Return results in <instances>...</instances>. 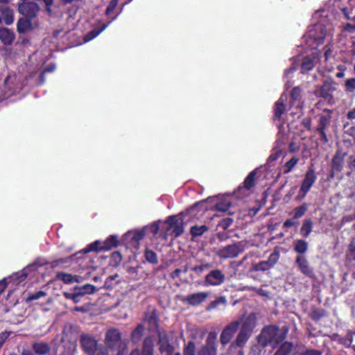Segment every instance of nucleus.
I'll use <instances>...</instances> for the list:
<instances>
[{"label":"nucleus","instance_id":"1","mask_svg":"<svg viewBox=\"0 0 355 355\" xmlns=\"http://www.w3.org/2000/svg\"><path fill=\"white\" fill-rule=\"evenodd\" d=\"M159 230V225L157 221H154L150 225H146L141 229L128 231L125 233L121 239V243L126 248H134L138 250L140 245V241L144 239L145 236L150 232L153 236L157 234Z\"/></svg>","mask_w":355,"mask_h":355},{"label":"nucleus","instance_id":"2","mask_svg":"<svg viewBox=\"0 0 355 355\" xmlns=\"http://www.w3.org/2000/svg\"><path fill=\"white\" fill-rule=\"evenodd\" d=\"M289 329L287 326L279 328L277 325L265 326L258 337L259 343L263 347L273 345V347L279 345L285 340Z\"/></svg>","mask_w":355,"mask_h":355},{"label":"nucleus","instance_id":"3","mask_svg":"<svg viewBox=\"0 0 355 355\" xmlns=\"http://www.w3.org/2000/svg\"><path fill=\"white\" fill-rule=\"evenodd\" d=\"M257 318L254 313H250L243 320L241 329L237 334L234 343L238 347L243 346L251 336L254 329L257 327Z\"/></svg>","mask_w":355,"mask_h":355},{"label":"nucleus","instance_id":"4","mask_svg":"<svg viewBox=\"0 0 355 355\" xmlns=\"http://www.w3.org/2000/svg\"><path fill=\"white\" fill-rule=\"evenodd\" d=\"M327 32V28L322 24H316L310 26L305 35L306 43L312 48H316L324 44Z\"/></svg>","mask_w":355,"mask_h":355},{"label":"nucleus","instance_id":"5","mask_svg":"<svg viewBox=\"0 0 355 355\" xmlns=\"http://www.w3.org/2000/svg\"><path fill=\"white\" fill-rule=\"evenodd\" d=\"M337 83L331 78L327 77L322 81V84L316 87L313 94L318 98H322L329 103L334 102V93L336 91Z\"/></svg>","mask_w":355,"mask_h":355},{"label":"nucleus","instance_id":"6","mask_svg":"<svg viewBox=\"0 0 355 355\" xmlns=\"http://www.w3.org/2000/svg\"><path fill=\"white\" fill-rule=\"evenodd\" d=\"M244 251L241 242L232 243L215 251V254L221 259H234Z\"/></svg>","mask_w":355,"mask_h":355},{"label":"nucleus","instance_id":"7","mask_svg":"<svg viewBox=\"0 0 355 355\" xmlns=\"http://www.w3.org/2000/svg\"><path fill=\"white\" fill-rule=\"evenodd\" d=\"M258 171V168L251 171L243 182V185H239L236 190L234 191V195L236 198H243L246 196V192L255 185V178Z\"/></svg>","mask_w":355,"mask_h":355},{"label":"nucleus","instance_id":"8","mask_svg":"<svg viewBox=\"0 0 355 355\" xmlns=\"http://www.w3.org/2000/svg\"><path fill=\"white\" fill-rule=\"evenodd\" d=\"M197 355H217V334L210 331L202 345L197 352Z\"/></svg>","mask_w":355,"mask_h":355},{"label":"nucleus","instance_id":"9","mask_svg":"<svg viewBox=\"0 0 355 355\" xmlns=\"http://www.w3.org/2000/svg\"><path fill=\"white\" fill-rule=\"evenodd\" d=\"M347 153L344 152L342 148H338L336 150L331 159L330 170L331 178H333L335 174H338V173L343 171L345 164V157Z\"/></svg>","mask_w":355,"mask_h":355},{"label":"nucleus","instance_id":"10","mask_svg":"<svg viewBox=\"0 0 355 355\" xmlns=\"http://www.w3.org/2000/svg\"><path fill=\"white\" fill-rule=\"evenodd\" d=\"M158 337V349L161 354H173L175 351V347L170 342V338L166 331L157 330Z\"/></svg>","mask_w":355,"mask_h":355},{"label":"nucleus","instance_id":"11","mask_svg":"<svg viewBox=\"0 0 355 355\" xmlns=\"http://www.w3.org/2000/svg\"><path fill=\"white\" fill-rule=\"evenodd\" d=\"M226 280L225 275L218 268L209 271L202 282L204 286H217L223 284Z\"/></svg>","mask_w":355,"mask_h":355},{"label":"nucleus","instance_id":"12","mask_svg":"<svg viewBox=\"0 0 355 355\" xmlns=\"http://www.w3.org/2000/svg\"><path fill=\"white\" fill-rule=\"evenodd\" d=\"M166 223L171 229V234L175 237H178L184 232V219L182 217L172 215L167 217Z\"/></svg>","mask_w":355,"mask_h":355},{"label":"nucleus","instance_id":"13","mask_svg":"<svg viewBox=\"0 0 355 355\" xmlns=\"http://www.w3.org/2000/svg\"><path fill=\"white\" fill-rule=\"evenodd\" d=\"M239 322L238 320L232 321L222 331L220 335V343L223 346H226L231 342L234 334L237 331L239 327Z\"/></svg>","mask_w":355,"mask_h":355},{"label":"nucleus","instance_id":"14","mask_svg":"<svg viewBox=\"0 0 355 355\" xmlns=\"http://www.w3.org/2000/svg\"><path fill=\"white\" fill-rule=\"evenodd\" d=\"M295 263L301 274L311 279L315 277L313 268L304 255H297Z\"/></svg>","mask_w":355,"mask_h":355},{"label":"nucleus","instance_id":"15","mask_svg":"<svg viewBox=\"0 0 355 355\" xmlns=\"http://www.w3.org/2000/svg\"><path fill=\"white\" fill-rule=\"evenodd\" d=\"M155 345L152 336L144 338L142 342L141 349H135L130 355H154Z\"/></svg>","mask_w":355,"mask_h":355},{"label":"nucleus","instance_id":"16","mask_svg":"<svg viewBox=\"0 0 355 355\" xmlns=\"http://www.w3.org/2000/svg\"><path fill=\"white\" fill-rule=\"evenodd\" d=\"M317 180V175L313 166L309 167L303 179L301 187L302 191L310 192L311 187Z\"/></svg>","mask_w":355,"mask_h":355},{"label":"nucleus","instance_id":"17","mask_svg":"<svg viewBox=\"0 0 355 355\" xmlns=\"http://www.w3.org/2000/svg\"><path fill=\"white\" fill-rule=\"evenodd\" d=\"M208 296L209 293L206 292L196 293L185 296L182 302L191 306H198L205 302Z\"/></svg>","mask_w":355,"mask_h":355},{"label":"nucleus","instance_id":"18","mask_svg":"<svg viewBox=\"0 0 355 355\" xmlns=\"http://www.w3.org/2000/svg\"><path fill=\"white\" fill-rule=\"evenodd\" d=\"M126 349V345L122 342L121 334L116 329H112V352H117L121 355Z\"/></svg>","mask_w":355,"mask_h":355},{"label":"nucleus","instance_id":"19","mask_svg":"<svg viewBox=\"0 0 355 355\" xmlns=\"http://www.w3.org/2000/svg\"><path fill=\"white\" fill-rule=\"evenodd\" d=\"M324 112L327 113V114L319 115L318 123L317 127L315 129V132L327 131V128L330 124L332 110L329 109H324Z\"/></svg>","mask_w":355,"mask_h":355},{"label":"nucleus","instance_id":"20","mask_svg":"<svg viewBox=\"0 0 355 355\" xmlns=\"http://www.w3.org/2000/svg\"><path fill=\"white\" fill-rule=\"evenodd\" d=\"M19 10L24 15L28 17H33L38 12L39 7L35 3L24 2L19 6Z\"/></svg>","mask_w":355,"mask_h":355},{"label":"nucleus","instance_id":"21","mask_svg":"<svg viewBox=\"0 0 355 355\" xmlns=\"http://www.w3.org/2000/svg\"><path fill=\"white\" fill-rule=\"evenodd\" d=\"M111 248V243L109 241V238L104 242L96 241L89 244L83 251L84 253H87L92 251H100V250H108Z\"/></svg>","mask_w":355,"mask_h":355},{"label":"nucleus","instance_id":"22","mask_svg":"<svg viewBox=\"0 0 355 355\" xmlns=\"http://www.w3.org/2000/svg\"><path fill=\"white\" fill-rule=\"evenodd\" d=\"M81 342L83 347L89 355H94L96 350L101 347L97 345L94 339L89 336L83 337Z\"/></svg>","mask_w":355,"mask_h":355},{"label":"nucleus","instance_id":"23","mask_svg":"<svg viewBox=\"0 0 355 355\" xmlns=\"http://www.w3.org/2000/svg\"><path fill=\"white\" fill-rule=\"evenodd\" d=\"M313 221L311 218H306L302 220L300 228V234L304 238H308L313 232Z\"/></svg>","mask_w":355,"mask_h":355},{"label":"nucleus","instance_id":"24","mask_svg":"<svg viewBox=\"0 0 355 355\" xmlns=\"http://www.w3.org/2000/svg\"><path fill=\"white\" fill-rule=\"evenodd\" d=\"M58 279L62 281L64 283L71 284L73 283H80L82 282L83 278L78 275H72L71 274L66 272H58L57 274Z\"/></svg>","mask_w":355,"mask_h":355},{"label":"nucleus","instance_id":"25","mask_svg":"<svg viewBox=\"0 0 355 355\" xmlns=\"http://www.w3.org/2000/svg\"><path fill=\"white\" fill-rule=\"evenodd\" d=\"M145 327L142 323H139L131 334V340L137 344L140 342L145 332Z\"/></svg>","mask_w":355,"mask_h":355},{"label":"nucleus","instance_id":"26","mask_svg":"<svg viewBox=\"0 0 355 355\" xmlns=\"http://www.w3.org/2000/svg\"><path fill=\"white\" fill-rule=\"evenodd\" d=\"M293 248L295 252L303 255L309 249V243L303 239H297L293 243Z\"/></svg>","mask_w":355,"mask_h":355},{"label":"nucleus","instance_id":"27","mask_svg":"<svg viewBox=\"0 0 355 355\" xmlns=\"http://www.w3.org/2000/svg\"><path fill=\"white\" fill-rule=\"evenodd\" d=\"M293 344L291 342H282L280 343L277 350L274 353L273 355H289L293 349Z\"/></svg>","mask_w":355,"mask_h":355},{"label":"nucleus","instance_id":"28","mask_svg":"<svg viewBox=\"0 0 355 355\" xmlns=\"http://www.w3.org/2000/svg\"><path fill=\"white\" fill-rule=\"evenodd\" d=\"M314 66L315 58L313 57H310V55H306L303 58L301 64V73L304 74L306 71L312 70Z\"/></svg>","mask_w":355,"mask_h":355},{"label":"nucleus","instance_id":"29","mask_svg":"<svg viewBox=\"0 0 355 355\" xmlns=\"http://www.w3.org/2000/svg\"><path fill=\"white\" fill-rule=\"evenodd\" d=\"M302 90L300 87H295L292 89L291 92V100L290 103L291 106H299V103L300 102L302 98Z\"/></svg>","mask_w":355,"mask_h":355},{"label":"nucleus","instance_id":"30","mask_svg":"<svg viewBox=\"0 0 355 355\" xmlns=\"http://www.w3.org/2000/svg\"><path fill=\"white\" fill-rule=\"evenodd\" d=\"M14 38L15 35L12 31L7 28L0 29V40L4 44H10L13 42Z\"/></svg>","mask_w":355,"mask_h":355},{"label":"nucleus","instance_id":"31","mask_svg":"<svg viewBox=\"0 0 355 355\" xmlns=\"http://www.w3.org/2000/svg\"><path fill=\"white\" fill-rule=\"evenodd\" d=\"M144 320H147L150 324H153L157 329L159 328V318L157 314L156 309H153L152 311H147L145 313Z\"/></svg>","mask_w":355,"mask_h":355},{"label":"nucleus","instance_id":"32","mask_svg":"<svg viewBox=\"0 0 355 355\" xmlns=\"http://www.w3.org/2000/svg\"><path fill=\"white\" fill-rule=\"evenodd\" d=\"M274 116L277 119H281L282 115L285 112V104L284 99L281 96L278 101L275 103L274 106Z\"/></svg>","mask_w":355,"mask_h":355},{"label":"nucleus","instance_id":"33","mask_svg":"<svg viewBox=\"0 0 355 355\" xmlns=\"http://www.w3.org/2000/svg\"><path fill=\"white\" fill-rule=\"evenodd\" d=\"M209 231V227L207 225H193L190 228V234L192 238H196L202 236L204 233Z\"/></svg>","mask_w":355,"mask_h":355},{"label":"nucleus","instance_id":"34","mask_svg":"<svg viewBox=\"0 0 355 355\" xmlns=\"http://www.w3.org/2000/svg\"><path fill=\"white\" fill-rule=\"evenodd\" d=\"M300 159L297 157H293L290 160L286 162L283 166V173L288 174L297 165Z\"/></svg>","mask_w":355,"mask_h":355},{"label":"nucleus","instance_id":"35","mask_svg":"<svg viewBox=\"0 0 355 355\" xmlns=\"http://www.w3.org/2000/svg\"><path fill=\"white\" fill-rule=\"evenodd\" d=\"M308 209H309V204L306 202H303L300 205H298L293 210L294 218L298 219L300 218H302L303 216L305 215V214L306 213Z\"/></svg>","mask_w":355,"mask_h":355},{"label":"nucleus","instance_id":"36","mask_svg":"<svg viewBox=\"0 0 355 355\" xmlns=\"http://www.w3.org/2000/svg\"><path fill=\"white\" fill-rule=\"evenodd\" d=\"M280 256L279 251L276 250L270 253L268 260L265 261L270 269L273 268L278 263Z\"/></svg>","mask_w":355,"mask_h":355},{"label":"nucleus","instance_id":"37","mask_svg":"<svg viewBox=\"0 0 355 355\" xmlns=\"http://www.w3.org/2000/svg\"><path fill=\"white\" fill-rule=\"evenodd\" d=\"M226 303H227V300H226L225 297H224V296L218 297L215 299V300L210 302V303L206 307V311H210L211 310L216 309V307H218L220 304H225Z\"/></svg>","mask_w":355,"mask_h":355},{"label":"nucleus","instance_id":"38","mask_svg":"<svg viewBox=\"0 0 355 355\" xmlns=\"http://www.w3.org/2000/svg\"><path fill=\"white\" fill-rule=\"evenodd\" d=\"M144 257L146 260L151 264L158 263L157 255L153 250L146 248L144 252Z\"/></svg>","mask_w":355,"mask_h":355},{"label":"nucleus","instance_id":"39","mask_svg":"<svg viewBox=\"0 0 355 355\" xmlns=\"http://www.w3.org/2000/svg\"><path fill=\"white\" fill-rule=\"evenodd\" d=\"M232 205V202L226 199L220 200L215 205V209L218 211L226 212L227 211Z\"/></svg>","mask_w":355,"mask_h":355},{"label":"nucleus","instance_id":"40","mask_svg":"<svg viewBox=\"0 0 355 355\" xmlns=\"http://www.w3.org/2000/svg\"><path fill=\"white\" fill-rule=\"evenodd\" d=\"M327 312L324 309L313 308L310 313V317L314 321H318L321 318L325 317Z\"/></svg>","mask_w":355,"mask_h":355},{"label":"nucleus","instance_id":"41","mask_svg":"<svg viewBox=\"0 0 355 355\" xmlns=\"http://www.w3.org/2000/svg\"><path fill=\"white\" fill-rule=\"evenodd\" d=\"M183 355H197L196 345L193 341H189L183 346Z\"/></svg>","mask_w":355,"mask_h":355},{"label":"nucleus","instance_id":"42","mask_svg":"<svg viewBox=\"0 0 355 355\" xmlns=\"http://www.w3.org/2000/svg\"><path fill=\"white\" fill-rule=\"evenodd\" d=\"M74 290L76 292L80 293V295L82 297L87 294L93 293L94 287L91 284H86L83 286L75 287Z\"/></svg>","mask_w":355,"mask_h":355},{"label":"nucleus","instance_id":"43","mask_svg":"<svg viewBox=\"0 0 355 355\" xmlns=\"http://www.w3.org/2000/svg\"><path fill=\"white\" fill-rule=\"evenodd\" d=\"M353 342V333L348 331L344 337H340L338 340V343L346 347H351Z\"/></svg>","mask_w":355,"mask_h":355},{"label":"nucleus","instance_id":"44","mask_svg":"<svg viewBox=\"0 0 355 355\" xmlns=\"http://www.w3.org/2000/svg\"><path fill=\"white\" fill-rule=\"evenodd\" d=\"M233 219L231 217H225L220 219L217 225L218 228L222 229L223 231L228 230L232 225Z\"/></svg>","mask_w":355,"mask_h":355},{"label":"nucleus","instance_id":"45","mask_svg":"<svg viewBox=\"0 0 355 355\" xmlns=\"http://www.w3.org/2000/svg\"><path fill=\"white\" fill-rule=\"evenodd\" d=\"M3 20L7 25H10L13 22V12L8 8H5L2 12Z\"/></svg>","mask_w":355,"mask_h":355},{"label":"nucleus","instance_id":"46","mask_svg":"<svg viewBox=\"0 0 355 355\" xmlns=\"http://www.w3.org/2000/svg\"><path fill=\"white\" fill-rule=\"evenodd\" d=\"M346 93H354L355 92V78H350L345 80L344 84Z\"/></svg>","mask_w":355,"mask_h":355},{"label":"nucleus","instance_id":"47","mask_svg":"<svg viewBox=\"0 0 355 355\" xmlns=\"http://www.w3.org/2000/svg\"><path fill=\"white\" fill-rule=\"evenodd\" d=\"M34 349L39 354H45L49 352V347L46 343H36L34 345Z\"/></svg>","mask_w":355,"mask_h":355},{"label":"nucleus","instance_id":"48","mask_svg":"<svg viewBox=\"0 0 355 355\" xmlns=\"http://www.w3.org/2000/svg\"><path fill=\"white\" fill-rule=\"evenodd\" d=\"M106 27H107L106 25H103L101 28H99L98 30H93L92 31L89 32L87 35H85V42H89V41L92 40V39L95 38Z\"/></svg>","mask_w":355,"mask_h":355},{"label":"nucleus","instance_id":"49","mask_svg":"<svg viewBox=\"0 0 355 355\" xmlns=\"http://www.w3.org/2000/svg\"><path fill=\"white\" fill-rule=\"evenodd\" d=\"M344 17L348 19L355 21V9L352 8H344L342 10Z\"/></svg>","mask_w":355,"mask_h":355},{"label":"nucleus","instance_id":"50","mask_svg":"<svg viewBox=\"0 0 355 355\" xmlns=\"http://www.w3.org/2000/svg\"><path fill=\"white\" fill-rule=\"evenodd\" d=\"M35 269H36V266L33 265V266H31L25 268L24 270H22L21 272V273L17 275V278L19 279L17 282L19 283V282H21L22 281H24L28 275V271L33 270Z\"/></svg>","mask_w":355,"mask_h":355},{"label":"nucleus","instance_id":"51","mask_svg":"<svg viewBox=\"0 0 355 355\" xmlns=\"http://www.w3.org/2000/svg\"><path fill=\"white\" fill-rule=\"evenodd\" d=\"M282 153V149H273V152L268 157L267 162L270 163L275 162L280 157Z\"/></svg>","mask_w":355,"mask_h":355},{"label":"nucleus","instance_id":"52","mask_svg":"<svg viewBox=\"0 0 355 355\" xmlns=\"http://www.w3.org/2000/svg\"><path fill=\"white\" fill-rule=\"evenodd\" d=\"M30 24L28 20L20 19L17 23V30L19 33H24L26 31Z\"/></svg>","mask_w":355,"mask_h":355},{"label":"nucleus","instance_id":"53","mask_svg":"<svg viewBox=\"0 0 355 355\" xmlns=\"http://www.w3.org/2000/svg\"><path fill=\"white\" fill-rule=\"evenodd\" d=\"M121 253L119 251L112 252V266H117L121 261Z\"/></svg>","mask_w":355,"mask_h":355},{"label":"nucleus","instance_id":"54","mask_svg":"<svg viewBox=\"0 0 355 355\" xmlns=\"http://www.w3.org/2000/svg\"><path fill=\"white\" fill-rule=\"evenodd\" d=\"M253 268L256 271H266L270 269L264 261H261L254 265Z\"/></svg>","mask_w":355,"mask_h":355},{"label":"nucleus","instance_id":"55","mask_svg":"<svg viewBox=\"0 0 355 355\" xmlns=\"http://www.w3.org/2000/svg\"><path fill=\"white\" fill-rule=\"evenodd\" d=\"M295 220L296 218H294V216L287 218L283 223V228H291L295 226L297 224Z\"/></svg>","mask_w":355,"mask_h":355},{"label":"nucleus","instance_id":"56","mask_svg":"<svg viewBox=\"0 0 355 355\" xmlns=\"http://www.w3.org/2000/svg\"><path fill=\"white\" fill-rule=\"evenodd\" d=\"M210 267H211L210 263H205V264H202L200 266H196L194 267H192L191 270L193 271L196 272L197 274H201L204 270L208 269Z\"/></svg>","mask_w":355,"mask_h":355},{"label":"nucleus","instance_id":"57","mask_svg":"<svg viewBox=\"0 0 355 355\" xmlns=\"http://www.w3.org/2000/svg\"><path fill=\"white\" fill-rule=\"evenodd\" d=\"M347 257L349 261H355V245L353 243L349 244Z\"/></svg>","mask_w":355,"mask_h":355},{"label":"nucleus","instance_id":"58","mask_svg":"<svg viewBox=\"0 0 355 355\" xmlns=\"http://www.w3.org/2000/svg\"><path fill=\"white\" fill-rule=\"evenodd\" d=\"M298 355H322V352L318 349H308L302 352Z\"/></svg>","mask_w":355,"mask_h":355},{"label":"nucleus","instance_id":"59","mask_svg":"<svg viewBox=\"0 0 355 355\" xmlns=\"http://www.w3.org/2000/svg\"><path fill=\"white\" fill-rule=\"evenodd\" d=\"M347 167L352 171H355V154L350 155L347 160Z\"/></svg>","mask_w":355,"mask_h":355},{"label":"nucleus","instance_id":"60","mask_svg":"<svg viewBox=\"0 0 355 355\" xmlns=\"http://www.w3.org/2000/svg\"><path fill=\"white\" fill-rule=\"evenodd\" d=\"M320 135V141L324 144H327L329 142V138L327 134V131H318L316 132Z\"/></svg>","mask_w":355,"mask_h":355},{"label":"nucleus","instance_id":"61","mask_svg":"<svg viewBox=\"0 0 355 355\" xmlns=\"http://www.w3.org/2000/svg\"><path fill=\"white\" fill-rule=\"evenodd\" d=\"M215 236H216L217 239L219 240L220 242H223V241H226L227 239H228L229 236L227 233L225 232H217Z\"/></svg>","mask_w":355,"mask_h":355},{"label":"nucleus","instance_id":"62","mask_svg":"<svg viewBox=\"0 0 355 355\" xmlns=\"http://www.w3.org/2000/svg\"><path fill=\"white\" fill-rule=\"evenodd\" d=\"M300 146L295 141H292L289 144V152L295 153L300 150Z\"/></svg>","mask_w":355,"mask_h":355},{"label":"nucleus","instance_id":"63","mask_svg":"<svg viewBox=\"0 0 355 355\" xmlns=\"http://www.w3.org/2000/svg\"><path fill=\"white\" fill-rule=\"evenodd\" d=\"M9 336L10 333L6 331L0 334V349L1 348L6 339L9 337Z\"/></svg>","mask_w":355,"mask_h":355},{"label":"nucleus","instance_id":"64","mask_svg":"<svg viewBox=\"0 0 355 355\" xmlns=\"http://www.w3.org/2000/svg\"><path fill=\"white\" fill-rule=\"evenodd\" d=\"M94 355H109L107 350L103 347V346H101L96 352L94 354Z\"/></svg>","mask_w":355,"mask_h":355}]
</instances>
